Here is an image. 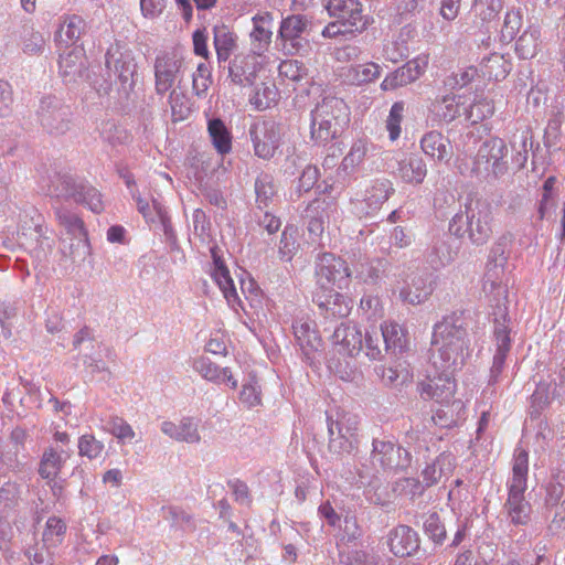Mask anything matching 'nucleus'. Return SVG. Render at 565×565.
Masks as SVG:
<instances>
[{"mask_svg":"<svg viewBox=\"0 0 565 565\" xmlns=\"http://www.w3.org/2000/svg\"><path fill=\"white\" fill-rule=\"evenodd\" d=\"M43 34L32 25H23L20 30V45L24 54L34 56L43 53L45 49Z\"/></svg>","mask_w":565,"mask_h":565,"instance_id":"c03bdc74","label":"nucleus"},{"mask_svg":"<svg viewBox=\"0 0 565 565\" xmlns=\"http://www.w3.org/2000/svg\"><path fill=\"white\" fill-rule=\"evenodd\" d=\"M447 409L439 408L435 412L431 419L435 425L443 428H450L457 425L459 412L463 409L461 401H452L450 405H446Z\"/></svg>","mask_w":565,"mask_h":565,"instance_id":"8fccbe9b","label":"nucleus"},{"mask_svg":"<svg viewBox=\"0 0 565 565\" xmlns=\"http://www.w3.org/2000/svg\"><path fill=\"white\" fill-rule=\"evenodd\" d=\"M367 152V146L366 141L364 140H358L355 141L349 153L343 158L342 160V168L345 171H353L358 166H360L366 156Z\"/></svg>","mask_w":565,"mask_h":565,"instance_id":"13d9d810","label":"nucleus"},{"mask_svg":"<svg viewBox=\"0 0 565 565\" xmlns=\"http://www.w3.org/2000/svg\"><path fill=\"white\" fill-rule=\"evenodd\" d=\"M328 295H317L319 308L326 318L348 317L352 309V300L334 289L327 290Z\"/></svg>","mask_w":565,"mask_h":565,"instance_id":"2f4dec72","label":"nucleus"},{"mask_svg":"<svg viewBox=\"0 0 565 565\" xmlns=\"http://www.w3.org/2000/svg\"><path fill=\"white\" fill-rule=\"evenodd\" d=\"M456 255L457 252L447 242L439 241L434 245L428 262L434 269H439L452 263Z\"/></svg>","mask_w":565,"mask_h":565,"instance_id":"3c124183","label":"nucleus"},{"mask_svg":"<svg viewBox=\"0 0 565 565\" xmlns=\"http://www.w3.org/2000/svg\"><path fill=\"white\" fill-rule=\"evenodd\" d=\"M211 83L210 67L205 63H200L193 74V92L196 96L202 97L207 92Z\"/></svg>","mask_w":565,"mask_h":565,"instance_id":"338daca9","label":"nucleus"},{"mask_svg":"<svg viewBox=\"0 0 565 565\" xmlns=\"http://www.w3.org/2000/svg\"><path fill=\"white\" fill-rule=\"evenodd\" d=\"M420 147L425 154L440 162H448L452 154L449 139L435 130L424 135Z\"/></svg>","mask_w":565,"mask_h":565,"instance_id":"72a5a7b5","label":"nucleus"},{"mask_svg":"<svg viewBox=\"0 0 565 565\" xmlns=\"http://www.w3.org/2000/svg\"><path fill=\"white\" fill-rule=\"evenodd\" d=\"M327 10L331 17L344 24V28L359 33L365 30L369 23L362 14V4L359 0H328Z\"/></svg>","mask_w":565,"mask_h":565,"instance_id":"2eb2a0df","label":"nucleus"},{"mask_svg":"<svg viewBox=\"0 0 565 565\" xmlns=\"http://www.w3.org/2000/svg\"><path fill=\"white\" fill-rule=\"evenodd\" d=\"M105 64L109 72H113L126 88H132L137 73V63L131 50L120 43L111 44L105 55Z\"/></svg>","mask_w":565,"mask_h":565,"instance_id":"f8f14e48","label":"nucleus"},{"mask_svg":"<svg viewBox=\"0 0 565 565\" xmlns=\"http://www.w3.org/2000/svg\"><path fill=\"white\" fill-rule=\"evenodd\" d=\"M193 369L206 381L216 384L228 383L232 388L237 387V381L233 379L232 371L228 367H220L206 356L195 359Z\"/></svg>","mask_w":565,"mask_h":565,"instance_id":"473e14b6","label":"nucleus"},{"mask_svg":"<svg viewBox=\"0 0 565 565\" xmlns=\"http://www.w3.org/2000/svg\"><path fill=\"white\" fill-rule=\"evenodd\" d=\"M381 334L385 344V351L402 353L408 345L406 329L395 321H384L381 324Z\"/></svg>","mask_w":565,"mask_h":565,"instance_id":"4c0bfd02","label":"nucleus"},{"mask_svg":"<svg viewBox=\"0 0 565 565\" xmlns=\"http://www.w3.org/2000/svg\"><path fill=\"white\" fill-rule=\"evenodd\" d=\"M493 111L494 107L492 102L486 98L476 100L469 107L463 108V115L466 119L471 121L472 124H477L478 121H481L487 117H490L493 114Z\"/></svg>","mask_w":565,"mask_h":565,"instance_id":"6e6d98bb","label":"nucleus"},{"mask_svg":"<svg viewBox=\"0 0 565 565\" xmlns=\"http://www.w3.org/2000/svg\"><path fill=\"white\" fill-rule=\"evenodd\" d=\"M56 217L58 224L64 227L67 234L76 239L75 249L71 250V256L75 259L77 256H85L88 254V242L83 221L73 212L66 209H57Z\"/></svg>","mask_w":565,"mask_h":565,"instance_id":"412c9836","label":"nucleus"},{"mask_svg":"<svg viewBox=\"0 0 565 565\" xmlns=\"http://www.w3.org/2000/svg\"><path fill=\"white\" fill-rule=\"evenodd\" d=\"M388 545L391 552L404 557L413 554L419 547L417 533L407 525H398L390 532Z\"/></svg>","mask_w":565,"mask_h":565,"instance_id":"cd10ccee","label":"nucleus"},{"mask_svg":"<svg viewBox=\"0 0 565 565\" xmlns=\"http://www.w3.org/2000/svg\"><path fill=\"white\" fill-rule=\"evenodd\" d=\"M426 174V163L417 154H407L398 161L397 175L406 183L418 185L423 183Z\"/></svg>","mask_w":565,"mask_h":565,"instance_id":"c9c22d12","label":"nucleus"},{"mask_svg":"<svg viewBox=\"0 0 565 565\" xmlns=\"http://www.w3.org/2000/svg\"><path fill=\"white\" fill-rule=\"evenodd\" d=\"M309 25V20L305 15L292 14L282 19L278 32V38L282 42V50L286 54L296 55L305 51L308 41L302 34Z\"/></svg>","mask_w":565,"mask_h":565,"instance_id":"4468645a","label":"nucleus"},{"mask_svg":"<svg viewBox=\"0 0 565 565\" xmlns=\"http://www.w3.org/2000/svg\"><path fill=\"white\" fill-rule=\"evenodd\" d=\"M344 563L347 565H380L381 557L374 552L356 550L345 556Z\"/></svg>","mask_w":565,"mask_h":565,"instance_id":"774afa93","label":"nucleus"},{"mask_svg":"<svg viewBox=\"0 0 565 565\" xmlns=\"http://www.w3.org/2000/svg\"><path fill=\"white\" fill-rule=\"evenodd\" d=\"M347 120L344 102L337 97L324 98L311 111V138L318 143H326L338 136L340 124Z\"/></svg>","mask_w":565,"mask_h":565,"instance_id":"39448f33","label":"nucleus"},{"mask_svg":"<svg viewBox=\"0 0 565 565\" xmlns=\"http://www.w3.org/2000/svg\"><path fill=\"white\" fill-rule=\"evenodd\" d=\"M71 457L70 449L49 446L43 450L39 462L38 473L42 479L53 481L62 471L65 462Z\"/></svg>","mask_w":565,"mask_h":565,"instance_id":"b1692460","label":"nucleus"},{"mask_svg":"<svg viewBox=\"0 0 565 565\" xmlns=\"http://www.w3.org/2000/svg\"><path fill=\"white\" fill-rule=\"evenodd\" d=\"M394 193L393 183L388 179H375L366 188L364 199L361 202V213L373 215Z\"/></svg>","mask_w":565,"mask_h":565,"instance_id":"5701e85b","label":"nucleus"},{"mask_svg":"<svg viewBox=\"0 0 565 565\" xmlns=\"http://www.w3.org/2000/svg\"><path fill=\"white\" fill-rule=\"evenodd\" d=\"M212 254L214 260L212 277L220 287V289L222 290L228 305L234 308L235 303H239V297L235 289L234 281L230 275L227 267L224 265L223 260H221V258L216 256L214 249H212Z\"/></svg>","mask_w":565,"mask_h":565,"instance_id":"58836bf2","label":"nucleus"},{"mask_svg":"<svg viewBox=\"0 0 565 565\" xmlns=\"http://www.w3.org/2000/svg\"><path fill=\"white\" fill-rule=\"evenodd\" d=\"M315 277L321 290L343 288L349 285L351 271L344 259L332 253L319 254L315 262Z\"/></svg>","mask_w":565,"mask_h":565,"instance_id":"6e6552de","label":"nucleus"},{"mask_svg":"<svg viewBox=\"0 0 565 565\" xmlns=\"http://www.w3.org/2000/svg\"><path fill=\"white\" fill-rule=\"evenodd\" d=\"M169 104L171 107V114L174 121L185 119L191 113L189 99L181 90H178L175 88L170 90Z\"/></svg>","mask_w":565,"mask_h":565,"instance_id":"864d4df0","label":"nucleus"},{"mask_svg":"<svg viewBox=\"0 0 565 565\" xmlns=\"http://www.w3.org/2000/svg\"><path fill=\"white\" fill-rule=\"evenodd\" d=\"M332 344L338 348L339 352L350 356L358 355L361 351L371 360H381L383 358V349L381 340L375 333V337L361 329L355 323L343 322L335 328L331 337Z\"/></svg>","mask_w":565,"mask_h":565,"instance_id":"20e7f679","label":"nucleus"},{"mask_svg":"<svg viewBox=\"0 0 565 565\" xmlns=\"http://www.w3.org/2000/svg\"><path fill=\"white\" fill-rule=\"evenodd\" d=\"M70 108L54 98L41 102L39 118L41 125L52 134H64L70 125Z\"/></svg>","mask_w":565,"mask_h":565,"instance_id":"6ab92c4d","label":"nucleus"},{"mask_svg":"<svg viewBox=\"0 0 565 565\" xmlns=\"http://www.w3.org/2000/svg\"><path fill=\"white\" fill-rule=\"evenodd\" d=\"M529 454L522 448L514 451L512 462V477L508 481V500L505 509L511 522L515 525H525L531 520V504L524 498L527 488Z\"/></svg>","mask_w":565,"mask_h":565,"instance_id":"f03ea898","label":"nucleus"},{"mask_svg":"<svg viewBox=\"0 0 565 565\" xmlns=\"http://www.w3.org/2000/svg\"><path fill=\"white\" fill-rule=\"evenodd\" d=\"M66 533V523L64 520L57 516H50L45 523V527L42 534V541L44 546L50 550L56 547L62 543Z\"/></svg>","mask_w":565,"mask_h":565,"instance_id":"49530a36","label":"nucleus"},{"mask_svg":"<svg viewBox=\"0 0 565 565\" xmlns=\"http://www.w3.org/2000/svg\"><path fill=\"white\" fill-rule=\"evenodd\" d=\"M456 466L454 455L450 452L440 454L431 463L427 465L422 471L423 482L425 487H431L440 482L444 478H448Z\"/></svg>","mask_w":565,"mask_h":565,"instance_id":"f704fd0d","label":"nucleus"},{"mask_svg":"<svg viewBox=\"0 0 565 565\" xmlns=\"http://www.w3.org/2000/svg\"><path fill=\"white\" fill-rule=\"evenodd\" d=\"M183 57L177 51H164L157 55L153 64L154 88L158 95H164L182 78Z\"/></svg>","mask_w":565,"mask_h":565,"instance_id":"9b49d317","label":"nucleus"},{"mask_svg":"<svg viewBox=\"0 0 565 565\" xmlns=\"http://www.w3.org/2000/svg\"><path fill=\"white\" fill-rule=\"evenodd\" d=\"M108 431L121 443H131L136 433L132 427L120 417H111L108 422Z\"/></svg>","mask_w":565,"mask_h":565,"instance_id":"e2e57ef3","label":"nucleus"},{"mask_svg":"<svg viewBox=\"0 0 565 565\" xmlns=\"http://www.w3.org/2000/svg\"><path fill=\"white\" fill-rule=\"evenodd\" d=\"M492 221L491 205L487 202L477 201L475 204L466 206L465 213H458L452 217L449 231L457 237L468 236L475 245H483L491 237Z\"/></svg>","mask_w":565,"mask_h":565,"instance_id":"7ed1b4c3","label":"nucleus"},{"mask_svg":"<svg viewBox=\"0 0 565 565\" xmlns=\"http://www.w3.org/2000/svg\"><path fill=\"white\" fill-rule=\"evenodd\" d=\"M439 372L438 376L420 382L417 391L425 401L434 399L440 404H449L456 392V383L452 377L455 372Z\"/></svg>","mask_w":565,"mask_h":565,"instance_id":"dca6fc26","label":"nucleus"},{"mask_svg":"<svg viewBox=\"0 0 565 565\" xmlns=\"http://www.w3.org/2000/svg\"><path fill=\"white\" fill-rule=\"evenodd\" d=\"M512 63L510 58L500 53H492L483 57L480 63V72L484 78L500 81L511 72Z\"/></svg>","mask_w":565,"mask_h":565,"instance_id":"ea45409f","label":"nucleus"},{"mask_svg":"<svg viewBox=\"0 0 565 565\" xmlns=\"http://www.w3.org/2000/svg\"><path fill=\"white\" fill-rule=\"evenodd\" d=\"M330 204L326 200H313L306 209V217L308 218V231L316 238L320 237L324 231L326 220L329 218Z\"/></svg>","mask_w":565,"mask_h":565,"instance_id":"a19ab883","label":"nucleus"},{"mask_svg":"<svg viewBox=\"0 0 565 565\" xmlns=\"http://www.w3.org/2000/svg\"><path fill=\"white\" fill-rule=\"evenodd\" d=\"M539 46V34L535 31H526L518 39L515 52L521 58L529 60L536 55Z\"/></svg>","mask_w":565,"mask_h":565,"instance_id":"603ef678","label":"nucleus"},{"mask_svg":"<svg viewBox=\"0 0 565 565\" xmlns=\"http://www.w3.org/2000/svg\"><path fill=\"white\" fill-rule=\"evenodd\" d=\"M282 136L281 126L273 120H258L249 128L254 153L263 160L274 158L281 145Z\"/></svg>","mask_w":565,"mask_h":565,"instance_id":"9d476101","label":"nucleus"},{"mask_svg":"<svg viewBox=\"0 0 565 565\" xmlns=\"http://www.w3.org/2000/svg\"><path fill=\"white\" fill-rule=\"evenodd\" d=\"M433 364L437 371L456 372L468 356L467 330L461 318L447 317L434 328Z\"/></svg>","mask_w":565,"mask_h":565,"instance_id":"f257e3e1","label":"nucleus"},{"mask_svg":"<svg viewBox=\"0 0 565 565\" xmlns=\"http://www.w3.org/2000/svg\"><path fill=\"white\" fill-rule=\"evenodd\" d=\"M214 47L218 62H226L237 45V35L225 24L213 28Z\"/></svg>","mask_w":565,"mask_h":565,"instance_id":"79ce46f5","label":"nucleus"},{"mask_svg":"<svg viewBox=\"0 0 565 565\" xmlns=\"http://www.w3.org/2000/svg\"><path fill=\"white\" fill-rule=\"evenodd\" d=\"M306 67L297 60H286L279 64L278 73L281 78L290 82H298L306 75Z\"/></svg>","mask_w":565,"mask_h":565,"instance_id":"0e129e2a","label":"nucleus"},{"mask_svg":"<svg viewBox=\"0 0 565 565\" xmlns=\"http://www.w3.org/2000/svg\"><path fill=\"white\" fill-rule=\"evenodd\" d=\"M57 182L55 190L57 196L73 199L95 213L103 211L102 195L94 186L77 182L70 175L58 177Z\"/></svg>","mask_w":565,"mask_h":565,"instance_id":"ddd939ff","label":"nucleus"},{"mask_svg":"<svg viewBox=\"0 0 565 565\" xmlns=\"http://www.w3.org/2000/svg\"><path fill=\"white\" fill-rule=\"evenodd\" d=\"M273 14L270 12H263L252 18L253 30L249 34L252 50L255 53H265L273 38Z\"/></svg>","mask_w":565,"mask_h":565,"instance_id":"a878e982","label":"nucleus"},{"mask_svg":"<svg viewBox=\"0 0 565 565\" xmlns=\"http://www.w3.org/2000/svg\"><path fill=\"white\" fill-rule=\"evenodd\" d=\"M504 263L489 262L483 276L482 290L488 297L489 301L495 307L493 311L494 319L498 318L501 322L508 323V308L505 305L508 298V288L504 284Z\"/></svg>","mask_w":565,"mask_h":565,"instance_id":"1a4fd4ad","label":"nucleus"},{"mask_svg":"<svg viewBox=\"0 0 565 565\" xmlns=\"http://www.w3.org/2000/svg\"><path fill=\"white\" fill-rule=\"evenodd\" d=\"M478 74V70L473 66L460 68L446 77L444 84L449 89H460L470 84Z\"/></svg>","mask_w":565,"mask_h":565,"instance_id":"052dcab7","label":"nucleus"},{"mask_svg":"<svg viewBox=\"0 0 565 565\" xmlns=\"http://www.w3.org/2000/svg\"><path fill=\"white\" fill-rule=\"evenodd\" d=\"M507 142L499 137L486 139L479 147L473 160L472 171L490 179H500L509 171Z\"/></svg>","mask_w":565,"mask_h":565,"instance_id":"423d86ee","label":"nucleus"},{"mask_svg":"<svg viewBox=\"0 0 565 565\" xmlns=\"http://www.w3.org/2000/svg\"><path fill=\"white\" fill-rule=\"evenodd\" d=\"M277 90L274 86L262 84L256 87L255 94L250 97V104L258 110L270 107L276 102Z\"/></svg>","mask_w":565,"mask_h":565,"instance_id":"680f3d73","label":"nucleus"},{"mask_svg":"<svg viewBox=\"0 0 565 565\" xmlns=\"http://www.w3.org/2000/svg\"><path fill=\"white\" fill-rule=\"evenodd\" d=\"M431 291V286L424 279L418 278L417 280L414 279L411 285L404 287L399 291V296L405 302L411 305H419L429 297Z\"/></svg>","mask_w":565,"mask_h":565,"instance_id":"de8ad7c7","label":"nucleus"},{"mask_svg":"<svg viewBox=\"0 0 565 565\" xmlns=\"http://www.w3.org/2000/svg\"><path fill=\"white\" fill-rule=\"evenodd\" d=\"M299 244L297 243V230L292 226H287L281 233V238L278 246V253L281 259L291 260L296 254Z\"/></svg>","mask_w":565,"mask_h":565,"instance_id":"5fc2aeb1","label":"nucleus"},{"mask_svg":"<svg viewBox=\"0 0 565 565\" xmlns=\"http://www.w3.org/2000/svg\"><path fill=\"white\" fill-rule=\"evenodd\" d=\"M385 386H403L413 380V371L406 361H395L390 365H379L374 369Z\"/></svg>","mask_w":565,"mask_h":565,"instance_id":"7c9ffc66","label":"nucleus"},{"mask_svg":"<svg viewBox=\"0 0 565 565\" xmlns=\"http://www.w3.org/2000/svg\"><path fill=\"white\" fill-rule=\"evenodd\" d=\"M460 96L436 97L428 106V117L433 122H450L461 116Z\"/></svg>","mask_w":565,"mask_h":565,"instance_id":"bb28decb","label":"nucleus"},{"mask_svg":"<svg viewBox=\"0 0 565 565\" xmlns=\"http://www.w3.org/2000/svg\"><path fill=\"white\" fill-rule=\"evenodd\" d=\"M494 322V339H495V353L493 363L490 370V382L497 383L500 374L504 367L507 354L511 350L510 327L508 323L501 322L498 318L493 319Z\"/></svg>","mask_w":565,"mask_h":565,"instance_id":"4be33fe9","label":"nucleus"},{"mask_svg":"<svg viewBox=\"0 0 565 565\" xmlns=\"http://www.w3.org/2000/svg\"><path fill=\"white\" fill-rule=\"evenodd\" d=\"M411 454L402 448L395 447L390 440L374 439L372 449V461L383 469H404L409 466Z\"/></svg>","mask_w":565,"mask_h":565,"instance_id":"f3484780","label":"nucleus"},{"mask_svg":"<svg viewBox=\"0 0 565 565\" xmlns=\"http://www.w3.org/2000/svg\"><path fill=\"white\" fill-rule=\"evenodd\" d=\"M104 444L94 435L85 434L78 439V455L88 459H97L104 451Z\"/></svg>","mask_w":565,"mask_h":565,"instance_id":"4d7b16f0","label":"nucleus"},{"mask_svg":"<svg viewBox=\"0 0 565 565\" xmlns=\"http://www.w3.org/2000/svg\"><path fill=\"white\" fill-rule=\"evenodd\" d=\"M381 66L373 62L364 64H356L350 66L345 73L344 78L353 85H362L375 81L381 75Z\"/></svg>","mask_w":565,"mask_h":565,"instance_id":"37998d69","label":"nucleus"},{"mask_svg":"<svg viewBox=\"0 0 565 565\" xmlns=\"http://www.w3.org/2000/svg\"><path fill=\"white\" fill-rule=\"evenodd\" d=\"M85 28V21L77 14H65L60 18L58 29L55 32V42L60 50L68 49L79 40Z\"/></svg>","mask_w":565,"mask_h":565,"instance_id":"c85d7f7f","label":"nucleus"},{"mask_svg":"<svg viewBox=\"0 0 565 565\" xmlns=\"http://www.w3.org/2000/svg\"><path fill=\"white\" fill-rule=\"evenodd\" d=\"M404 114V103L396 102L392 105L390 115L386 119V129L392 141L396 140L401 135V124Z\"/></svg>","mask_w":565,"mask_h":565,"instance_id":"69168bd1","label":"nucleus"},{"mask_svg":"<svg viewBox=\"0 0 565 565\" xmlns=\"http://www.w3.org/2000/svg\"><path fill=\"white\" fill-rule=\"evenodd\" d=\"M58 68L60 74L70 81L82 76L85 68L84 50L79 46L65 49L63 53H60Z\"/></svg>","mask_w":565,"mask_h":565,"instance_id":"e433bc0d","label":"nucleus"},{"mask_svg":"<svg viewBox=\"0 0 565 565\" xmlns=\"http://www.w3.org/2000/svg\"><path fill=\"white\" fill-rule=\"evenodd\" d=\"M429 63L427 54L418 55L403 66L390 73L381 83L383 90H394L417 81L425 72Z\"/></svg>","mask_w":565,"mask_h":565,"instance_id":"a211bd4d","label":"nucleus"},{"mask_svg":"<svg viewBox=\"0 0 565 565\" xmlns=\"http://www.w3.org/2000/svg\"><path fill=\"white\" fill-rule=\"evenodd\" d=\"M329 449L333 454H351L359 445L356 415L341 413L337 419L328 416Z\"/></svg>","mask_w":565,"mask_h":565,"instance_id":"0eeeda50","label":"nucleus"},{"mask_svg":"<svg viewBox=\"0 0 565 565\" xmlns=\"http://www.w3.org/2000/svg\"><path fill=\"white\" fill-rule=\"evenodd\" d=\"M160 428L164 435L179 443L199 444L201 441L199 422L192 417H183L178 423L164 420Z\"/></svg>","mask_w":565,"mask_h":565,"instance_id":"393cba45","label":"nucleus"},{"mask_svg":"<svg viewBox=\"0 0 565 565\" xmlns=\"http://www.w3.org/2000/svg\"><path fill=\"white\" fill-rule=\"evenodd\" d=\"M209 135L215 149L224 154L232 149V136L221 119H211L207 126Z\"/></svg>","mask_w":565,"mask_h":565,"instance_id":"a18cd8bd","label":"nucleus"},{"mask_svg":"<svg viewBox=\"0 0 565 565\" xmlns=\"http://www.w3.org/2000/svg\"><path fill=\"white\" fill-rule=\"evenodd\" d=\"M262 55L263 53H255L253 50L249 53L236 54L228 66L232 81L242 86L252 85L260 68L259 57Z\"/></svg>","mask_w":565,"mask_h":565,"instance_id":"aec40b11","label":"nucleus"},{"mask_svg":"<svg viewBox=\"0 0 565 565\" xmlns=\"http://www.w3.org/2000/svg\"><path fill=\"white\" fill-rule=\"evenodd\" d=\"M565 475L557 472L552 475L551 479L545 486V507L547 509L555 508L559 504L565 492Z\"/></svg>","mask_w":565,"mask_h":565,"instance_id":"09e8293b","label":"nucleus"},{"mask_svg":"<svg viewBox=\"0 0 565 565\" xmlns=\"http://www.w3.org/2000/svg\"><path fill=\"white\" fill-rule=\"evenodd\" d=\"M292 329L296 341L306 355L320 349L322 343L321 337L316 329L315 322L308 317L297 318Z\"/></svg>","mask_w":565,"mask_h":565,"instance_id":"c756f323","label":"nucleus"},{"mask_svg":"<svg viewBox=\"0 0 565 565\" xmlns=\"http://www.w3.org/2000/svg\"><path fill=\"white\" fill-rule=\"evenodd\" d=\"M104 141L113 147L126 145L130 141V134L122 127L114 122H107L102 130Z\"/></svg>","mask_w":565,"mask_h":565,"instance_id":"bf43d9fd","label":"nucleus"}]
</instances>
